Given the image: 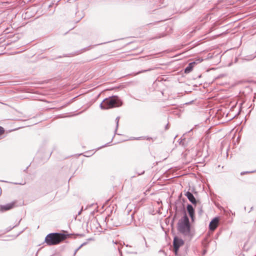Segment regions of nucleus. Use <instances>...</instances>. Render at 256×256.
I'll return each mask as SVG.
<instances>
[{"mask_svg": "<svg viewBox=\"0 0 256 256\" xmlns=\"http://www.w3.org/2000/svg\"><path fill=\"white\" fill-rule=\"evenodd\" d=\"M177 227L178 231L184 236H191L190 224L186 214L178 220Z\"/></svg>", "mask_w": 256, "mask_h": 256, "instance_id": "nucleus-1", "label": "nucleus"}, {"mask_svg": "<svg viewBox=\"0 0 256 256\" xmlns=\"http://www.w3.org/2000/svg\"><path fill=\"white\" fill-rule=\"evenodd\" d=\"M70 234L61 233H50L45 238V242L48 246L56 245L66 240Z\"/></svg>", "mask_w": 256, "mask_h": 256, "instance_id": "nucleus-2", "label": "nucleus"}, {"mask_svg": "<svg viewBox=\"0 0 256 256\" xmlns=\"http://www.w3.org/2000/svg\"><path fill=\"white\" fill-rule=\"evenodd\" d=\"M122 102L117 96H114L106 98L100 104L102 110H108L115 107H119L122 105Z\"/></svg>", "mask_w": 256, "mask_h": 256, "instance_id": "nucleus-3", "label": "nucleus"}, {"mask_svg": "<svg viewBox=\"0 0 256 256\" xmlns=\"http://www.w3.org/2000/svg\"><path fill=\"white\" fill-rule=\"evenodd\" d=\"M184 244V242L182 238H179L178 236H175L174 238L173 244L174 252L176 254H177L179 248Z\"/></svg>", "mask_w": 256, "mask_h": 256, "instance_id": "nucleus-4", "label": "nucleus"}, {"mask_svg": "<svg viewBox=\"0 0 256 256\" xmlns=\"http://www.w3.org/2000/svg\"><path fill=\"white\" fill-rule=\"evenodd\" d=\"M185 196L187 197L190 202L194 205L195 207L197 206L198 203L200 201L196 200L192 193L190 192H187L185 194Z\"/></svg>", "mask_w": 256, "mask_h": 256, "instance_id": "nucleus-5", "label": "nucleus"}, {"mask_svg": "<svg viewBox=\"0 0 256 256\" xmlns=\"http://www.w3.org/2000/svg\"><path fill=\"white\" fill-rule=\"evenodd\" d=\"M218 218H214L210 223V230L212 231L214 230L218 226Z\"/></svg>", "mask_w": 256, "mask_h": 256, "instance_id": "nucleus-6", "label": "nucleus"}, {"mask_svg": "<svg viewBox=\"0 0 256 256\" xmlns=\"http://www.w3.org/2000/svg\"><path fill=\"white\" fill-rule=\"evenodd\" d=\"M188 212L190 217L192 220L194 221V210L191 204H188L186 206Z\"/></svg>", "mask_w": 256, "mask_h": 256, "instance_id": "nucleus-7", "label": "nucleus"}, {"mask_svg": "<svg viewBox=\"0 0 256 256\" xmlns=\"http://www.w3.org/2000/svg\"><path fill=\"white\" fill-rule=\"evenodd\" d=\"M14 204H15L14 202H12L10 204H8L6 205L2 206L1 209L2 210H4V211L10 210L14 207Z\"/></svg>", "mask_w": 256, "mask_h": 256, "instance_id": "nucleus-8", "label": "nucleus"}, {"mask_svg": "<svg viewBox=\"0 0 256 256\" xmlns=\"http://www.w3.org/2000/svg\"><path fill=\"white\" fill-rule=\"evenodd\" d=\"M194 64L195 62L190 63L188 66L185 68L184 72L186 74L190 73L192 70Z\"/></svg>", "mask_w": 256, "mask_h": 256, "instance_id": "nucleus-9", "label": "nucleus"}, {"mask_svg": "<svg viewBox=\"0 0 256 256\" xmlns=\"http://www.w3.org/2000/svg\"><path fill=\"white\" fill-rule=\"evenodd\" d=\"M195 208L198 209V213L200 215H201L203 213L202 206L200 202L198 203L197 206Z\"/></svg>", "mask_w": 256, "mask_h": 256, "instance_id": "nucleus-10", "label": "nucleus"}, {"mask_svg": "<svg viewBox=\"0 0 256 256\" xmlns=\"http://www.w3.org/2000/svg\"><path fill=\"white\" fill-rule=\"evenodd\" d=\"M152 70H153L152 68H149L148 70H142V71H140L134 74V75H137V74H141V73H142V72H148V71H150Z\"/></svg>", "mask_w": 256, "mask_h": 256, "instance_id": "nucleus-11", "label": "nucleus"}, {"mask_svg": "<svg viewBox=\"0 0 256 256\" xmlns=\"http://www.w3.org/2000/svg\"><path fill=\"white\" fill-rule=\"evenodd\" d=\"M119 119H120V118L118 116L116 119V128H118V126Z\"/></svg>", "mask_w": 256, "mask_h": 256, "instance_id": "nucleus-12", "label": "nucleus"}, {"mask_svg": "<svg viewBox=\"0 0 256 256\" xmlns=\"http://www.w3.org/2000/svg\"><path fill=\"white\" fill-rule=\"evenodd\" d=\"M4 132V128L0 126V135L2 134H3Z\"/></svg>", "mask_w": 256, "mask_h": 256, "instance_id": "nucleus-13", "label": "nucleus"}, {"mask_svg": "<svg viewBox=\"0 0 256 256\" xmlns=\"http://www.w3.org/2000/svg\"><path fill=\"white\" fill-rule=\"evenodd\" d=\"M86 244V243L84 242L78 248L76 249L78 250L82 246H83L84 245Z\"/></svg>", "mask_w": 256, "mask_h": 256, "instance_id": "nucleus-14", "label": "nucleus"}, {"mask_svg": "<svg viewBox=\"0 0 256 256\" xmlns=\"http://www.w3.org/2000/svg\"><path fill=\"white\" fill-rule=\"evenodd\" d=\"M184 140H180V144H182V146H184V142H183V141H184Z\"/></svg>", "mask_w": 256, "mask_h": 256, "instance_id": "nucleus-15", "label": "nucleus"}, {"mask_svg": "<svg viewBox=\"0 0 256 256\" xmlns=\"http://www.w3.org/2000/svg\"><path fill=\"white\" fill-rule=\"evenodd\" d=\"M78 250L77 249H76L74 252V256H75V255L76 254V252H78Z\"/></svg>", "mask_w": 256, "mask_h": 256, "instance_id": "nucleus-16", "label": "nucleus"}, {"mask_svg": "<svg viewBox=\"0 0 256 256\" xmlns=\"http://www.w3.org/2000/svg\"><path fill=\"white\" fill-rule=\"evenodd\" d=\"M144 170H143V171H142V172L140 173H138V175L142 174H144Z\"/></svg>", "mask_w": 256, "mask_h": 256, "instance_id": "nucleus-17", "label": "nucleus"}, {"mask_svg": "<svg viewBox=\"0 0 256 256\" xmlns=\"http://www.w3.org/2000/svg\"><path fill=\"white\" fill-rule=\"evenodd\" d=\"M80 212H81V211H80V212H78V214H80Z\"/></svg>", "mask_w": 256, "mask_h": 256, "instance_id": "nucleus-18", "label": "nucleus"}]
</instances>
